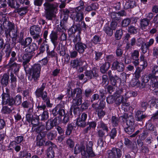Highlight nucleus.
Instances as JSON below:
<instances>
[{"label":"nucleus","mask_w":158,"mask_h":158,"mask_svg":"<svg viewBox=\"0 0 158 158\" xmlns=\"http://www.w3.org/2000/svg\"><path fill=\"white\" fill-rule=\"evenodd\" d=\"M92 146L93 143L91 141H89L86 145L85 147L83 145H77L75 148V153L77 154L81 152L83 158H89L90 157L94 156L95 155L92 151Z\"/></svg>","instance_id":"f257e3e1"},{"label":"nucleus","mask_w":158,"mask_h":158,"mask_svg":"<svg viewBox=\"0 0 158 158\" xmlns=\"http://www.w3.org/2000/svg\"><path fill=\"white\" fill-rule=\"evenodd\" d=\"M45 10V16L48 20H50L55 17V14L57 11V3L50 4L46 2L44 4Z\"/></svg>","instance_id":"f03ea898"},{"label":"nucleus","mask_w":158,"mask_h":158,"mask_svg":"<svg viewBox=\"0 0 158 158\" xmlns=\"http://www.w3.org/2000/svg\"><path fill=\"white\" fill-rule=\"evenodd\" d=\"M67 94L69 97H74L75 94L77 95L76 98L74 99L72 103L73 104L72 106H79L81 105L82 103V91L80 88H77L72 90L71 88L67 89Z\"/></svg>","instance_id":"7ed1b4c3"},{"label":"nucleus","mask_w":158,"mask_h":158,"mask_svg":"<svg viewBox=\"0 0 158 158\" xmlns=\"http://www.w3.org/2000/svg\"><path fill=\"white\" fill-rule=\"evenodd\" d=\"M46 86L45 83H43L41 86L36 90L35 94L37 97L38 98L41 97L44 101L46 102V104L47 107H51L52 105L50 103V100L48 98L47 93L45 91H44Z\"/></svg>","instance_id":"20e7f679"},{"label":"nucleus","mask_w":158,"mask_h":158,"mask_svg":"<svg viewBox=\"0 0 158 158\" xmlns=\"http://www.w3.org/2000/svg\"><path fill=\"white\" fill-rule=\"evenodd\" d=\"M41 66L39 64H34L31 68L28 79L30 81H36L39 80L40 76Z\"/></svg>","instance_id":"39448f33"},{"label":"nucleus","mask_w":158,"mask_h":158,"mask_svg":"<svg viewBox=\"0 0 158 158\" xmlns=\"http://www.w3.org/2000/svg\"><path fill=\"white\" fill-rule=\"evenodd\" d=\"M123 120H126V124L127 127L125 128V131L128 134H131L135 130L134 126V119L133 116H128L127 114H125L123 116Z\"/></svg>","instance_id":"423d86ee"},{"label":"nucleus","mask_w":158,"mask_h":158,"mask_svg":"<svg viewBox=\"0 0 158 158\" xmlns=\"http://www.w3.org/2000/svg\"><path fill=\"white\" fill-rule=\"evenodd\" d=\"M71 17L76 22H80L84 19L83 11L74 9L71 15Z\"/></svg>","instance_id":"0eeeda50"},{"label":"nucleus","mask_w":158,"mask_h":158,"mask_svg":"<svg viewBox=\"0 0 158 158\" xmlns=\"http://www.w3.org/2000/svg\"><path fill=\"white\" fill-rule=\"evenodd\" d=\"M107 153V156L106 158H120L122 155L120 150L116 148H113L112 150H108Z\"/></svg>","instance_id":"6e6552de"},{"label":"nucleus","mask_w":158,"mask_h":158,"mask_svg":"<svg viewBox=\"0 0 158 158\" xmlns=\"http://www.w3.org/2000/svg\"><path fill=\"white\" fill-rule=\"evenodd\" d=\"M2 98L3 105L7 104L11 106L15 104L14 100L10 98L9 95L7 93H3L2 95Z\"/></svg>","instance_id":"1a4fd4ad"},{"label":"nucleus","mask_w":158,"mask_h":158,"mask_svg":"<svg viewBox=\"0 0 158 158\" xmlns=\"http://www.w3.org/2000/svg\"><path fill=\"white\" fill-rule=\"evenodd\" d=\"M158 77L157 76L150 75L149 76H144L143 77V82L144 83H147L149 79L151 80L152 83L154 84V86L156 88H158V81H157Z\"/></svg>","instance_id":"9d476101"},{"label":"nucleus","mask_w":158,"mask_h":158,"mask_svg":"<svg viewBox=\"0 0 158 158\" xmlns=\"http://www.w3.org/2000/svg\"><path fill=\"white\" fill-rule=\"evenodd\" d=\"M15 60V58H12L11 60H10V62L8 64L10 69L13 71L15 73L19 71L20 67L19 64L14 62Z\"/></svg>","instance_id":"9b49d317"},{"label":"nucleus","mask_w":158,"mask_h":158,"mask_svg":"<svg viewBox=\"0 0 158 158\" xmlns=\"http://www.w3.org/2000/svg\"><path fill=\"white\" fill-rule=\"evenodd\" d=\"M5 34L6 35H10V32L14 30V25L10 22H6L3 24Z\"/></svg>","instance_id":"f8f14e48"},{"label":"nucleus","mask_w":158,"mask_h":158,"mask_svg":"<svg viewBox=\"0 0 158 158\" xmlns=\"http://www.w3.org/2000/svg\"><path fill=\"white\" fill-rule=\"evenodd\" d=\"M143 80V79L142 80V81ZM143 83L141 86L140 82L138 79H135L133 78L130 81V85L133 87H139L141 88H143L145 87V84L142 81Z\"/></svg>","instance_id":"ddd939ff"},{"label":"nucleus","mask_w":158,"mask_h":158,"mask_svg":"<svg viewBox=\"0 0 158 158\" xmlns=\"http://www.w3.org/2000/svg\"><path fill=\"white\" fill-rule=\"evenodd\" d=\"M112 67L114 69L117 70L119 72L123 71L124 68L123 63L118 61L114 62L113 64Z\"/></svg>","instance_id":"4468645a"},{"label":"nucleus","mask_w":158,"mask_h":158,"mask_svg":"<svg viewBox=\"0 0 158 158\" xmlns=\"http://www.w3.org/2000/svg\"><path fill=\"white\" fill-rule=\"evenodd\" d=\"M126 13L124 11H121L118 13L113 12L111 13V18L114 20H118L120 19V16L125 15Z\"/></svg>","instance_id":"2eb2a0df"},{"label":"nucleus","mask_w":158,"mask_h":158,"mask_svg":"<svg viewBox=\"0 0 158 158\" xmlns=\"http://www.w3.org/2000/svg\"><path fill=\"white\" fill-rule=\"evenodd\" d=\"M123 6L125 9H128L135 6L136 4L135 1L126 0L123 1Z\"/></svg>","instance_id":"dca6fc26"},{"label":"nucleus","mask_w":158,"mask_h":158,"mask_svg":"<svg viewBox=\"0 0 158 158\" xmlns=\"http://www.w3.org/2000/svg\"><path fill=\"white\" fill-rule=\"evenodd\" d=\"M85 63L86 64V63L84 61L80 60H75L71 61V66L73 68H77L78 66L82 65Z\"/></svg>","instance_id":"f3484780"},{"label":"nucleus","mask_w":158,"mask_h":158,"mask_svg":"<svg viewBox=\"0 0 158 158\" xmlns=\"http://www.w3.org/2000/svg\"><path fill=\"white\" fill-rule=\"evenodd\" d=\"M75 48L80 53H82L86 48V46L85 44L82 43H77L75 44Z\"/></svg>","instance_id":"a211bd4d"},{"label":"nucleus","mask_w":158,"mask_h":158,"mask_svg":"<svg viewBox=\"0 0 158 158\" xmlns=\"http://www.w3.org/2000/svg\"><path fill=\"white\" fill-rule=\"evenodd\" d=\"M149 22V20L146 18L141 19L140 21L141 28L143 30L145 29L148 25Z\"/></svg>","instance_id":"6ab92c4d"},{"label":"nucleus","mask_w":158,"mask_h":158,"mask_svg":"<svg viewBox=\"0 0 158 158\" xmlns=\"http://www.w3.org/2000/svg\"><path fill=\"white\" fill-rule=\"evenodd\" d=\"M98 71L97 70L94 69L93 71H87L85 73L86 76L90 78H92L93 77H96L98 76Z\"/></svg>","instance_id":"aec40b11"},{"label":"nucleus","mask_w":158,"mask_h":158,"mask_svg":"<svg viewBox=\"0 0 158 158\" xmlns=\"http://www.w3.org/2000/svg\"><path fill=\"white\" fill-rule=\"evenodd\" d=\"M9 78V76L7 74H5L2 76L1 82L3 86H6L8 84Z\"/></svg>","instance_id":"412c9836"},{"label":"nucleus","mask_w":158,"mask_h":158,"mask_svg":"<svg viewBox=\"0 0 158 158\" xmlns=\"http://www.w3.org/2000/svg\"><path fill=\"white\" fill-rule=\"evenodd\" d=\"M110 64L109 62H106L102 65L100 67V70L102 73H105L110 68Z\"/></svg>","instance_id":"4be33fe9"},{"label":"nucleus","mask_w":158,"mask_h":158,"mask_svg":"<svg viewBox=\"0 0 158 158\" xmlns=\"http://www.w3.org/2000/svg\"><path fill=\"white\" fill-rule=\"evenodd\" d=\"M7 3L8 5L11 8H17L19 6V4H18L14 0H7Z\"/></svg>","instance_id":"5701e85b"},{"label":"nucleus","mask_w":158,"mask_h":158,"mask_svg":"<svg viewBox=\"0 0 158 158\" xmlns=\"http://www.w3.org/2000/svg\"><path fill=\"white\" fill-rule=\"evenodd\" d=\"M27 7L21 8L15 10V11L18 12L20 15L22 16L27 12Z\"/></svg>","instance_id":"b1692460"},{"label":"nucleus","mask_w":158,"mask_h":158,"mask_svg":"<svg viewBox=\"0 0 158 158\" xmlns=\"http://www.w3.org/2000/svg\"><path fill=\"white\" fill-rule=\"evenodd\" d=\"M97 128H102L103 130L106 132L108 131V128L106 124H105L103 122L101 121L98 123Z\"/></svg>","instance_id":"393cba45"},{"label":"nucleus","mask_w":158,"mask_h":158,"mask_svg":"<svg viewBox=\"0 0 158 158\" xmlns=\"http://www.w3.org/2000/svg\"><path fill=\"white\" fill-rule=\"evenodd\" d=\"M40 31V28L36 26H31L30 29V33L31 35L35 34V32H39Z\"/></svg>","instance_id":"a878e982"},{"label":"nucleus","mask_w":158,"mask_h":158,"mask_svg":"<svg viewBox=\"0 0 158 158\" xmlns=\"http://www.w3.org/2000/svg\"><path fill=\"white\" fill-rule=\"evenodd\" d=\"M145 116L142 114V112L140 111H138L136 112L135 118L138 121H141L143 118H145Z\"/></svg>","instance_id":"bb28decb"},{"label":"nucleus","mask_w":158,"mask_h":158,"mask_svg":"<svg viewBox=\"0 0 158 158\" xmlns=\"http://www.w3.org/2000/svg\"><path fill=\"white\" fill-rule=\"evenodd\" d=\"M47 156L48 158H53L54 157V153L53 149L52 148H49L47 151Z\"/></svg>","instance_id":"cd10ccee"},{"label":"nucleus","mask_w":158,"mask_h":158,"mask_svg":"<svg viewBox=\"0 0 158 158\" xmlns=\"http://www.w3.org/2000/svg\"><path fill=\"white\" fill-rule=\"evenodd\" d=\"M56 125L53 121L48 120L46 123V128L47 130H50Z\"/></svg>","instance_id":"c85d7f7f"},{"label":"nucleus","mask_w":158,"mask_h":158,"mask_svg":"<svg viewBox=\"0 0 158 158\" xmlns=\"http://www.w3.org/2000/svg\"><path fill=\"white\" fill-rule=\"evenodd\" d=\"M56 132L55 131H52L48 133V138L49 139L52 140L56 136Z\"/></svg>","instance_id":"c756f323"},{"label":"nucleus","mask_w":158,"mask_h":158,"mask_svg":"<svg viewBox=\"0 0 158 158\" xmlns=\"http://www.w3.org/2000/svg\"><path fill=\"white\" fill-rule=\"evenodd\" d=\"M104 30L108 35L111 36L113 34V30L110 27L105 26L104 28Z\"/></svg>","instance_id":"7c9ffc66"},{"label":"nucleus","mask_w":158,"mask_h":158,"mask_svg":"<svg viewBox=\"0 0 158 158\" xmlns=\"http://www.w3.org/2000/svg\"><path fill=\"white\" fill-rule=\"evenodd\" d=\"M111 122L113 127H116L118 125L119 119L118 118L113 116L111 119Z\"/></svg>","instance_id":"2f4dec72"},{"label":"nucleus","mask_w":158,"mask_h":158,"mask_svg":"<svg viewBox=\"0 0 158 158\" xmlns=\"http://www.w3.org/2000/svg\"><path fill=\"white\" fill-rule=\"evenodd\" d=\"M128 32L131 34H135L137 32V29L133 26H131L128 28Z\"/></svg>","instance_id":"473e14b6"},{"label":"nucleus","mask_w":158,"mask_h":158,"mask_svg":"<svg viewBox=\"0 0 158 158\" xmlns=\"http://www.w3.org/2000/svg\"><path fill=\"white\" fill-rule=\"evenodd\" d=\"M32 39L31 38L28 37L22 43V45L24 46H27L29 45L32 42Z\"/></svg>","instance_id":"72a5a7b5"},{"label":"nucleus","mask_w":158,"mask_h":158,"mask_svg":"<svg viewBox=\"0 0 158 158\" xmlns=\"http://www.w3.org/2000/svg\"><path fill=\"white\" fill-rule=\"evenodd\" d=\"M108 74L109 76V77L110 79L111 83L113 85H115L116 84V80L118 79L117 77H113L111 76V71H109L108 72Z\"/></svg>","instance_id":"f704fd0d"},{"label":"nucleus","mask_w":158,"mask_h":158,"mask_svg":"<svg viewBox=\"0 0 158 158\" xmlns=\"http://www.w3.org/2000/svg\"><path fill=\"white\" fill-rule=\"evenodd\" d=\"M123 35V31L122 30H117L115 32V37L117 40H119L121 39Z\"/></svg>","instance_id":"c9c22d12"},{"label":"nucleus","mask_w":158,"mask_h":158,"mask_svg":"<svg viewBox=\"0 0 158 158\" xmlns=\"http://www.w3.org/2000/svg\"><path fill=\"white\" fill-rule=\"evenodd\" d=\"M15 103L17 105H19L22 102V97L19 95H17L14 99Z\"/></svg>","instance_id":"e433bc0d"},{"label":"nucleus","mask_w":158,"mask_h":158,"mask_svg":"<svg viewBox=\"0 0 158 158\" xmlns=\"http://www.w3.org/2000/svg\"><path fill=\"white\" fill-rule=\"evenodd\" d=\"M131 20L128 18H127L123 20L122 22V26L124 27L128 26L130 23Z\"/></svg>","instance_id":"4c0bfd02"},{"label":"nucleus","mask_w":158,"mask_h":158,"mask_svg":"<svg viewBox=\"0 0 158 158\" xmlns=\"http://www.w3.org/2000/svg\"><path fill=\"white\" fill-rule=\"evenodd\" d=\"M50 37L52 42L54 44L57 39V34L55 32H52L50 34Z\"/></svg>","instance_id":"58836bf2"},{"label":"nucleus","mask_w":158,"mask_h":158,"mask_svg":"<svg viewBox=\"0 0 158 158\" xmlns=\"http://www.w3.org/2000/svg\"><path fill=\"white\" fill-rule=\"evenodd\" d=\"M96 111L97 112L98 116L100 118H102L105 114V112L101 109L98 108L96 110Z\"/></svg>","instance_id":"ea45409f"},{"label":"nucleus","mask_w":158,"mask_h":158,"mask_svg":"<svg viewBox=\"0 0 158 158\" xmlns=\"http://www.w3.org/2000/svg\"><path fill=\"white\" fill-rule=\"evenodd\" d=\"M140 61L142 62L141 65L143 66V69H144L147 66V63L146 61L144 60V56L143 55L141 56L140 57Z\"/></svg>","instance_id":"a19ab883"},{"label":"nucleus","mask_w":158,"mask_h":158,"mask_svg":"<svg viewBox=\"0 0 158 158\" xmlns=\"http://www.w3.org/2000/svg\"><path fill=\"white\" fill-rule=\"evenodd\" d=\"M116 103L117 104H119L121 103L124 102V99L123 96L119 95L116 97Z\"/></svg>","instance_id":"79ce46f5"},{"label":"nucleus","mask_w":158,"mask_h":158,"mask_svg":"<svg viewBox=\"0 0 158 158\" xmlns=\"http://www.w3.org/2000/svg\"><path fill=\"white\" fill-rule=\"evenodd\" d=\"M77 123L78 126L82 127H84L86 125L85 121L78 118L77 119Z\"/></svg>","instance_id":"37998d69"},{"label":"nucleus","mask_w":158,"mask_h":158,"mask_svg":"<svg viewBox=\"0 0 158 158\" xmlns=\"http://www.w3.org/2000/svg\"><path fill=\"white\" fill-rule=\"evenodd\" d=\"M31 58V56L28 53L25 54L23 56V61L24 62H29Z\"/></svg>","instance_id":"c03bdc74"},{"label":"nucleus","mask_w":158,"mask_h":158,"mask_svg":"<svg viewBox=\"0 0 158 158\" xmlns=\"http://www.w3.org/2000/svg\"><path fill=\"white\" fill-rule=\"evenodd\" d=\"M79 3V6L75 9H77L78 10L83 11L84 7V4L83 1L81 0L80 1Z\"/></svg>","instance_id":"a18cd8bd"},{"label":"nucleus","mask_w":158,"mask_h":158,"mask_svg":"<svg viewBox=\"0 0 158 158\" xmlns=\"http://www.w3.org/2000/svg\"><path fill=\"white\" fill-rule=\"evenodd\" d=\"M45 46H46L47 50H48V45L45 44L41 45L39 49L40 52L38 53L39 55L43 53L44 52Z\"/></svg>","instance_id":"49530a36"},{"label":"nucleus","mask_w":158,"mask_h":158,"mask_svg":"<svg viewBox=\"0 0 158 158\" xmlns=\"http://www.w3.org/2000/svg\"><path fill=\"white\" fill-rule=\"evenodd\" d=\"M115 98L113 96H109L107 98V102L108 103H112L114 101Z\"/></svg>","instance_id":"de8ad7c7"},{"label":"nucleus","mask_w":158,"mask_h":158,"mask_svg":"<svg viewBox=\"0 0 158 158\" xmlns=\"http://www.w3.org/2000/svg\"><path fill=\"white\" fill-rule=\"evenodd\" d=\"M11 112V110L6 106H3L2 110V112L4 114L9 113Z\"/></svg>","instance_id":"09e8293b"},{"label":"nucleus","mask_w":158,"mask_h":158,"mask_svg":"<svg viewBox=\"0 0 158 158\" xmlns=\"http://www.w3.org/2000/svg\"><path fill=\"white\" fill-rule=\"evenodd\" d=\"M139 55V52L138 51L135 50L132 53L131 56L134 60H136L137 59Z\"/></svg>","instance_id":"8fccbe9b"},{"label":"nucleus","mask_w":158,"mask_h":158,"mask_svg":"<svg viewBox=\"0 0 158 158\" xmlns=\"http://www.w3.org/2000/svg\"><path fill=\"white\" fill-rule=\"evenodd\" d=\"M117 25V23L116 22L112 21L110 23V27L113 30H114L116 29Z\"/></svg>","instance_id":"3c124183"},{"label":"nucleus","mask_w":158,"mask_h":158,"mask_svg":"<svg viewBox=\"0 0 158 158\" xmlns=\"http://www.w3.org/2000/svg\"><path fill=\"white\" fill-rule=\"evenodd\" d=\"M23 140V137L22 136H18L15 138V142L17 144L20 143Z\"/></svg>","instance_id":"603ef678"},{"label":"nucleus","mask_w":158,"mask_h":158,"mask_svg":"<svg viewBox=\"0 0 158 158\" xmlns=\"http://www.w3.org/2000/svg\"><path fill=\"white\" fill-rule=\"evenodd\" d=\"M73 129V127L71 125H69L67 127V130L66 131V134L67 135H69Z\"/></svg>","instance_id":"864d4df0"},{"label":"nucleus","mask_w":158,"mask_h":158,"mask_svg":"<svg viewBox=\"0 0 158 158\" xmlns=\"http://www.w3.org/2000/svg\"><path fill=\"white\" fill-rule=\"evenodd\" d=\"M60 107V105H58L52 110V113L54 115H56L58 113V110Z\"/></svg>","instance_id":"5fc2aeb1"},{"label":"nucleus","mask_w":158,"mask_h":158,"mask_svg":"<svg viewBox=\"0 0 158 158\" xmlns=\"http://www.w3.org/2000/svg\"><path fill=\"white\" fill-rule=\"evenodd\" d=\"M116 131L115 129H113L110 133V135L111 138L114 139L116 136Z\"/></svg>","instance_id":"6e6d98bb"},{"label":"nucleus","mask_w":158,"mask_h":158,"mask_svg":"<svg viewBox=\"0 0 158 158\" xmlns=\"http://www.w3.org/2000/svg\"><path fill=\"white\" fill-rule=\"evenodd\" d=\"M100 39L99 37L97 36H94L92 40V41L94 44H96L98 43L100 41Z\"/></svg>","instance_id":"4d7b16f0"},{"label":"nucleus","mask_w":158,"mask_h":158,"mask_svg":"<svg viewBox=\"0 0 158 158\" xmlns=\"http://www.w3.org/2000/svg\"><path fill=\"white\" fill-rule=\"evenodd\" d=\"M120 78L121 81H126L127 79V74L125 73H122L120 76Z\"/></svg>","instance_id":"13d9d810"},{"label":"nucleus","mask_w":158,"mask_h":158,"mask_svg":"<svg viewBox=\"0 0 158 158\" xmlns=\"http://www.w3.org/2000/svg\"><path fill=\"white\" fill-rule=\"evenodd\" d=\"M158 72V67L157 66H154L153 68V69L152 70V74H150L149 76L150 75H154L155 76V75L156 74V73H157Z\"/></svg>","instance_id":"bf43d9fd"},{"label":"nucleus","mask_w":158,"mask_h":158,"mask_svg":"<svg viewBox=\"0 0 158 158\" xmlns=\"http://www.w3.org/2000/svg\"><path fill=\"white\" fill-rule=\"evenodd\" d=\"M81 38L80 36L79 35H77L76 37L73 40V42L75 43H80V42L81 41Z\"/></svg>","instance_id":"052dcab7"},{"label":"nucleus","mask_w":158,"mask_h":158,"mask_svg":"<svg viewBox=\"0 0 158 158\" xmlns=\"http://www.w3.org/2000/svg\"><path fill=\"white\" fill-rule=\"evenodd\" d=\"M67 143L70 148H72L74 146V142L70 139L67 140Z\"/></svg>","instance_id":"680f3d73"},{"label":"nucleus","mask_w":158,"mask_h":158,"mask_svg":"<svg viewBox=\"0 0 158 158\" xmlns=\"http://www.w3.org/2000/svg\"><path fill=\"white\" fill-rule=\"evenodd\" d=\"M61 18L64 21H66L69 18V15L67 14L62 13L61 15Z\"/></svg>","instance_id":"e2e57ef3"},{"label":"nucleus","mask_w":158,"mask_h":158,"mask_svg":"<svg viewBox=\"0 0 158 158\" xmlns=\"http://www.w3.org/2000/svg\"><path fill=\"white\" fill-rule=\"evenodd\" d=\"M28 153H27L26 151H21L20 152L19 154V156L20 157L23 158L24 157L26 156Z\"/></svg>","instance_id":"0e129e2a"},{"label":"nucleus","mask_w":158,"mask_h":158,"mask_svg":"<svg viewBox=\"0 0 158 158\" xmlns=\"http://www.w3.org/2000/svg\"><path fill=\"white\" fill-rule=\"evenodd\" d=\"M87 118V114L85 113H83L78 118H80L81 120H83L85 121Z\"/></svg>","instance_id":"69168bd1"},{"label":"nucleus","mask_w":158,"mask_h":158,"mask_svg":"<svg viewBox=\"0 0 158 158\" xmlns=\"http://www.w3.org/2000/svg\"><path fill=\"white\" fill-rule=\"evenodd\" d=\"M116 54L118 56H121L123 53L122 50L120 48H118L116 51Z\"/></svg>","instance_id":"338daca9"},{"label":"nucleus","mask_w":158,"mask_h":158,"mask_svg":"<svg viewBox=\"0 0 158 158\" xmlns=\"http://www.w3.org/2000/svg\"><path fill=\"white\" fill-rule=\"evenodd\" d=\"M154 40L153 39H151L149 40V41L147 43L146 45L147 47H149L152 45L154 43Z\"/></svg>","instance_id":"774afa93"}]
</instances>
